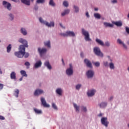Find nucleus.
Masks as SVG:
<instances>
[{"label": "nucleus", "mask_w": 129, "mask_h": 129, "mask_svg": "<svg viewBox=\"0 0 129 129\" xmlns=\"http://www.w3.org/2000/svg\"><path fill=\"white\" fill-rule=\"evenodd\" d=\"M74 108H75L76 109V112H79V111H80V110H79V108H80V106H79V105H77V104L74 103Z\"/></svg>", "instance_id": "393cba45"}, {"label": "nucleus", "mask_w": 129, "mask_h": 129, "mask_svg": "<svg viewBox=\"0 0 129 129\" xmlns=\"http://www.w3.org/2000/svg\"><path fill=\"white\" fill-rule=\"evenodd\" d=\"M127 45H129V40H128L126 42Z\"/></svg>", "instance_id": "774afa93"}, {"label": "nucleus", "mask_w": 129, "mask_h": 129, "mask_svg": "<svg viewBox=\"0 0 129 129\" xmlns=\"http://www.w3.org/2000/svg\"><path fill=\"white\" fill-rule=\"evenodd\" d=\"M34 110L37 114H42V110L37 108H34Z\"/></svg>", "instance_id": "473e14b6"}, {"label": "nucleus", "mask_w": 129, "mask_h": 129, "mask_svg": "<svg viewBox=\"0 0 129 129\" xmlns=\"http://www.w3.org/2000/svg\"><path fill=\"white\" fill-rule=\"evenodd\" d=\"M109 67L110 69H111V70H113L115 68V67H114V63H113L112 61H110V62L109 63Z\"/></svg>", "instance_id": "bb28decb"}, {"label": "nucleus", "mask_w": 129, "mask_h": 129, "mask_svg": "<svg viewBox=\"0 0 129 129\" xmlns=\"http://www.w3.org/2000/svg\"><path fill=\"white\" fill-rule=\"evenodd\" d=\"M93 64L96 66V67H99L100 66V62L99 61L94 62Z\"/></svg>", "instance_id": "ea45409f"}, {"label": "nucleus", "mask_w": 129, "mask_h": 129, "mask_svg": "<svg viewBox=\"0 0 129 129\" xmlns=\"http://www.w3.org/2000/svg\"><path fill=\"white\" fill-rule=\"evenodd\" d=\"M39 22H40V23H41V24H43V25H46V23L47 22V21L43 20V18H42L41 17L39 18Z\"/></svg>", "instance_id": "72a5a7b5"}, {"label": "nucleus", "mask_w": 129, "mask_h": 129, "mask_svg": "<svg viewBox=\"0 0 129 129\" xmlns=\"http://www.w3.org/2000/svg\"><path fill=\"white\" fill-rule=\"evenodd\" d=\"M41 66H42V61L38 60L34 64V67L35 69H37V68H40Z\"/></svg>", "instance_id": "4468645a"}, {"label": "nucleus", "mask_w": 129, "mask_h": 129, "mask_svg": "<svg viewBox=\"0 0 129 129\" xmlns=\"http://www.w3.org/2000/svg\"><path fill=\"white\" fill-rule=\"evenodd\" d=\"M49 5L51 7H56V4L54 2V0H49Z\"/></svg>", "instance_id": "cd10ccee"}, {"label": "nucleus", "mask_w": 129, "mask_h": 129, "mask_svg": "<svg viewBox=\"0 0 129 129\" xmlns=\"http://www.w3.org/2000/svg\"><path fill=\"white\" fill-rule=\"evenodd\" d=\"M60 36H62V37H68L67 36V31L65 33H61L59 34Z\"/></svg>", "instance_id": "49530a36"}, {"label": "nucleus", "mask_w": 129, "mask_h": 129, "mask_svg": "<svg viewBox=\"0 0 129 129\" xmlns=\"http://www.w3.org/2000/svg\"><path fill=\"white\" fill-rule=\"evenodd\" d=\"M81 86H82V85L81 84H78L76 86V89L77 90H79V89H80V88L81 87Z\"/></svg>", "instance_id": "a18cd8bd"}, {"label": "nucleus", "mask_w": 129, "mask_h": 129, "mask_svg": "<svg viewBox=\"0 0 129 129\" xmlns=\"http://www.w3.org/2000/svg\"><path fill=\"white\" fill-rule=\"evenodd\" d=\"M94 17L95 18V19H97L98 20H99L101 18V16L100 14H99V13H94Z\"/></svg>", "instance_id": "2f4dec72"}, {"label": "nucleus", "mask_w": 129, "mask_h": 129, "mask_svg": "<svg viewBox=\"0 0 129 129\" xmlns=\"http://www.w3.org/2000/svg\"><path fill=\"white\" fill-rule=\"evenodd\" d=\"M81 108L82 110L84 111V112H87V108L86 107V106H84L83 105L81 106Z\"/></svg>", "instance_id": "c9c22d12"}, {"label": "nucleus", "mask_w": 129, "mask_h": 129, "mask_svg": "<svg viewBox=\"0 0 129 129\" xmlns=\"http://www.w3.org/2000/svg\"><path fill=\"white\" fill-rule=\"evenodd\" d=\"M114 25L117 26V27H121L122 26V22L121 21H117L113 23Z\"/></svg>", "instance_id": "a878e982"}, {"label": "nucleus", "mask_w": 129, "mask_h": 129, "mask_svg": "<svg viewBox=\"0 0 129 129\" xmlns=\"http://www.w3.org/2000/svg\"><path fill=\"white\" fill-rule=\"evenodd\" d=\"M86 17H87V18H89L90 16H89V13H88V12H87L86 13Z\"/></svg>", "instance_id": "6e6d98bb"}, {"label": "nucleus", "mask_w": 129, "mask_h": 129, "mask_svg": "<svg viewBox=\"0 0 129 129\" xmlns=\"http://www.w3.org/2000/svg\"><path fill=\"white\" fill-rule=\"evenodd\" d=\"M22 4L26 5V6H30L31 5V0H21Z\"/></svg>", "instance_id": "6ab92c4d"}, {"label": "nucleus", "mask_w": 129, "mask_h": 129, "mask_svg": "<svg viewBox=\"0 0 129 129\" xmlns=\"http://www.w3.org/2000/svg\"><path fill=\"white\" fill-rule=\"evenodd\" d=\"M44 46L47 47L48 48H51V41L50 40H48L46 42H44Z\"/></svg>", "instance_id": "5701e85b"}, {"label": "nucleus", "mask_w": 129, "mask_h": 129, "mask_svg": "<svg viewBox=\"0 0 129 129\" xmlns=\"http://www.w3.org/2000/svg\"><path fill=\"white\" fill-rule=\"evenodd\" d=\"M113 99V96H111L109 98L108 100L109 101H111V100H112Z\"/></svg>", "instance_id": "5fc2aeb1"}, {"label": "nucleus", "mask_w": 129, "mask_h": 129, "mask_svg": "<svg viewBox=\"0 0 129 129\" xmlns=\"http://www.w3.org/2000/svg\"><path fill=\"white\" fill-rule=\"evenodd\" d=\"M4 88V84L0 83V90H2Z\"/></svg>", "instance_id": "603ef678"}, {"label": "nucleus", "mask_w": 129, "mask_h": 129, "mask_svg": "<svg viewBox=\"0 0 129 129\" xmlns=\"http://www.w3.org/2000/svg\"><path fill=\"white\" fill-rule=\"evenodd\" d=\"M74 72L73 66L72 65V63H70L69 68H68L66 71V74L68 76H72V75H73Z\"/></svg>", "instance_id": "7ed1b4c3"}, {"label": "nucleus", "mask_w": 129, "mask_h": 129, "mask_svg": "<svg viewBox=\"0 0 129 129\" xmlns=\"http://www.w3.org/2000/svg\"><path fill=\"white\" fill-rule=\"evenodd\" d=\"M80 55L82 58H83V57H84V54L83 53V52H81Z\"/></svg>", "instance_id": "bf43d9fd"}, {"label": "nucleus", "mask_w": 129, "mask_h": 129, "mask_svg": "<svg viewBox=\"0 0 129 129\" xmlns=\"http://www.w3.org/2000/svg\"><path fill=\"white\" fill-rule=\"evenodd\" d=\"M86 75L88 79H92L94 76V71L92 70H88L86 73Z\"/></svg>", "instance_id": "39448f33"}, {"label": "nucleus", "mask_w": 129, "mask_h": 129, "mask_svg": "<svg viewBox=\"0 0 129 129\" xmlns=\"http://www.w3.org/2000/svg\"><path fill=\"white\" fill-rule=\"evenodd\" d=\"M103 65L104 67H106V68L108 67V66H109V64H108V61H104L103 62Z\"/></svg>", "instance_id": "e433bc0d"}, {"label": "nucleus", "mask_w": 129, "mask_h": 129, "mask_svg": "<svg viewBox=\"0 0 129 129\" xmlns=\"http://www.w3.org/2000/svg\"><path fill=\"white\" fill-rule=\"evenodd\" d=\"M44 65L47 68V69H48V70H51V69H52V66L50 64V62H49V61L47 60L44 62Z\"/></svg>", "instance_id": "2eb2a0df"}, {"label": "nucleus", "mask_w": 129, "mask_h": 129, "mask_svg": "<svg viewBox=\"0 0 129 129\" xmlns=\"http://www.w3.org/2000/svg\"><path fill=\"white\" fill-rule=\"evenodd\" d=\"M15 96L16 97H19V93H20V91L19 90H16L15 91Z\"/></svg>", "instance_id": "c03bdc74"}, {"label": "nucleus", "mask_w": 129, "mask_h": 129, "mask_svg": "<svg viewBox=\"0 0 129 129\" xmlns=\"http://www.w3.org/2000/svg\"><path fill=\"white\" fill-rule=\"evenodd\" d=\"M20 73H21V75L22 76V77H27L28 76V75H27L26 71H25L24 70L21 71Z\"/></svg>", "instance_id": "7c9ffc66"}, {"label": "nucleus", "mask_w": 129, "mask_h": 129, "mask_svg": "<svg viewBox=\"0 0 129 129\" xmlns=\"http://www.w3.org/2000/svg\"><path fill=\"white\" fill-rule=\"evenodd\" d=\"M55 92L57 93V94H58V95H62V89L61 88H57Z\"/></svg>", "instance_id": "c85d7f7f"}, {"label": "nucleus", "mask_w": 129, "mask_h": 129, "mask_svg": "<svg viewBox=\"0 0 129 129\" xmlns=\"http://www.w3.org/2000/svg\"><path fill=\"white\" fill-rule=\"evenodd\" d=\"M40 100H41V104L42 105H43V106H44V107H50V105L47 103L46 100H45V98L41 97L40 99Z\"/></svg>", "instance_id": "6e6552de"}, {"label": "nucleus", "mask_w": 129, "mask_h": 129, "mask_svg": "<svg viewBox=\"0 0 129 129\" xmlns=\"http://www.w3.org/2000/svg\"><path fill=\"white\" fill-rule=\"evenodd\" d=\"M95 92H96V91L94 89L90 90L87 92V95L89 97H91L94 96Z\"/></svg>", "instance_id": "9b49d317"}, {"label": "nucleus", "mask_w": 129, "mask_h": 129, "mask_svg": "<svg viewBox=\"0 0 129 129\" xmlns=\"http://www.w3.org/2000/svg\"><path fill=\"white\" fill-rule=\"evenodd\" d=\"M61 61H62V64L63 65H65V63L64 62V59H63V58L61 59Z\"/></svg>", "instance_id": "e2e57ef3"}, {"label": "nucleus", "mask_w": 129, "mask_h": 129, "mask_svg": "<svg viewBox=\"0 0 129 129\" xmlns=\"http://www.w3.org/2000/svg\"><path fill=\"white\" fill-rule=\"evenodd\" d=\"M93 52L97 56L99 57H103V53L101 52L100 48L98 47H95L93 49Z\"/></svg>", "instance_id": "20e7f679"}, {"label": "nucleus", "mask_w": 129, "mask_h": 129, "mask_svg": "<svg viewBox=\"0 0 129 129\" xmlns=\"http://www.w3.org/2000/svg\"><path fill=\"white\" fill-rule=\"evenodd\" d=\"M74 8L75 9V13H79V8L75 5L74 6Z\"/></svg>", "instance_id": "58836bf2"}, {"label": "nucleus", "mask_w": 129, "mask_h": 129, "mask_svg": "<svg viewBox=\"0 0 129 129\" xmlns=\"http://www.w3.org/2000/svg\"><path fill=\"white\" fill-rule=\"evenodd\" d=\"M39 9V7H38V6H37V5H35V6H34V10H35V11H38V9Z\"/></svg>", "instance_id": "864d4df0"}, {"label": "nucleus", "mask_w": 129, "mask_h": 129, "mask_svg": "<svg viewBox=\"0 0 129 129\" xmlns=\"http://www.w3.org/2000/svg\"><path fill=\"white\" fill-rule=\"evenodd\" d=\"M98 116H102V113H100V114L98 115Z\"/></svg>", "instance_id": "338daca9"}, {"label": "nucleus", "mask_w": 129, "mask_h": 129, "mask_svg": "<svg viewBox=\"0 0 129 129\" xmlns=\"http://www.w3.org/2000/svg\"><path fill=\"white\" fill-rule=\"evenodd\" d=\"M70 13V10L69 9L64 10V11L62 13H61V16L62 17H64V16H66V15H69Z\"/></svg>", "instance_id": "412c9836"}, {"label": "nucleus", "mask_w": 129, "mask_h": 129, "mask_svg": "<svg viewBox=\"0 0 129 129\" xmlns=\"http://www.w3.org/2000/svg\"><path fill=\"white\" fill-rule=\"evenodd\" d=\"M45 0H37L36 4H44Z\"/></svg>", "instance_id": "37998d69"}, {"label": "nucleus", "mask_w": 129, "mask_h": 129, "mask_svg": "<svg viewBox=\"0 0 129 129\" xmlns=\"http://www.w3.org/2000/svg\"><path fill=\"white\" fill-rule=\"evenodd\" d=\"M84 64H85V65H86L87 67L92 69L93 67L92 66V63H91V61H90L89 59L85 58L84 60Z\"/></svg>", "instance_id": "0eeeda50"}, {"label": "nucleus", "mask_w": 129, "mask_h": 129, "mask_svg": "<svg viewBox=\"0 0 129 129\" xmlns=\"http://www.w3.org/2000/svg\"><path fill=\"white\" fill-rule=\"evenodd\" d=\"M0 119L4 120L5 119V117H4V116H0Z\"/></svg>", "instance_id": "4d7b16f0"}, {"label": "nucleus", "mask_w": 129, "mask_h": 129, "mask_svg": "<svg viewBox=\"0 0 129 129\" xmlns=\"http://www.w3.org/2000/svg\"><path fill=\"white\" fill-rule=\"evenodd\" d=\"M19 43L23 44V45H21L19 46V51H17L15 52V55L18 58H23V57H25V58H28L29 56H30V54L28 52H26V48H28L29 45H28V41L27 40L23 39L20 38L19 40Z\"/></svg>", "instance_id": "f257e3e1"}, {"label": "nucleus", "mask_w": 129, "mask_h": 129, "mask_svg": "<svg viewBox=\"0 0 129 129\" xmlns=\"http://www.w3.org/2000/svg\"><path fill=\"white\" fill-rule=\"evenodd\" d=\"M44 93V91L42 89H37L34 92L35 96H39V95H41V94H43Z\"/></svg>", "instance_id": "f8f14e48"}, {"label": "nucleus", "mask_w": 129, "mask_h": 129, "mask_svg": "<svg viewBox=\"0 0 129 129\" xmlns=\"http://www.w3.org/2000/svg\"><path fill=\"white\" fill-rule=\"evenodd\" d=\"M59 25H60V27H61V28H62V29H65V26H63V25H62V24L60 23Z\"/></svg>", "instance_id": "052dcab7"}, {"label": "nucleus", "mask_w": 129, "mask_h": 129, "mask_svg": "<svg viewBox=\"0 0 129 129\" xmlns=\"http://www.w3.org/2000/svg\"><path fill=\"white\" fill-rule=\"evenodd\" d=\"M24 64L25 65V66H26L27 69H29V68H30V65H31V64H30V62L27 61Z\"/></svg>", "instance_id": "79ce46f5"}, {"label": "nucleus", "mask_w": 129, "mask_h": 129, "mask_svg": "<svg viewBox=\"0 0 129 129\" xmlns=\"http://www.w3.org/2000/svg\"><path fill=\"white\" fill-rule=\"evenodd\" d=\"M38 52L39 53L40 55L42 56L43 54H45L46 52H47V49L43 48H38Z\"/></svg>", "instance_id": "ddd939ff"}, {"label": "nucleus", "mask_w": 129, "mask_h": 129, "mask_svg": "<svg viewBox=\"0 0 129 129\" xmlns=\"http://www.w3.org/2000/svg\"><path fill=\"white\" fill-rule=\"evenodd\" d=\"M20 81H22V80H23V77H21L20 79H19Z\"/></svg>", "instance_id": "69168bd1"}, {"label": "nucleus", "mask_w": 129, "mask_h": 129, "mask_svg": "<svg viewBox=\"0 0 129 129\" xmlns=\"http://www.w3.org/2000/svg\"><path fill=\"white\" fill-rule=\"evenodd\" d=\"M111 4H117V0H112L111 1Z\"/></svg>", "instance_id": "3c124183"}, {"label": "nucleus", "mask_w": 129, "mask_h": 129, "mask_svg": "<svg viewBox=\"0 0 129 129\" xmlns=\"http://www.w3.org/2000/svg\"><path fill=\"white\" fill-rule=\"evenodd\" d=\"M3 5L5 8H7L9 11H11V10H12V5L10 3H9L6 1H3Z\"/></svg>", "instance_id": "1a4fd4ad"}, {"label": "nucleus", "mask_w": 129, "mask_h": 129, "mask_svg": "<svg viewBox=\"0 0 129 129\" xmlns=\"http://www.w3.org/2000/svg\"><path fill=\"white\" fill-rule=\"evenodd\" d=\"M94 11H95V12H97V11H98V8H94Z\"/></svg>", "instance_id": "0e129e2a"}, {"label": "nucleus", "mask_w": 129, "mask_h": 129, "mask_svg": "<svg viewBox=\"0 0 129 129\" xmlns=\"http://www.w3.org/2000/svg\"><path fill=\"white\" fill-rule=\"evenodd\" d=\"M17 74H16V72H12L10 74V78L11 79H13L14 80H16L17 79Z\"/></svg>", "instance_id": "f3484780"}, {"label": "nucleus", "mask_w": 129, "mask_h": 129, "mask_svg": "<svg viewBox=\"0 0 129 129\" xmlns=\"http://www.w3.org/2000/svg\"><path fill=\"white\" fill-rule=\"evenodd\" d=\"M96 43L99 44V45H100V46H104V43L103 42V41L98 38L96 39Z\"/></svg>", "instance_id": "4be33fe9"}, {"label": "nucleus", "mask_w": 129, "mask_h": 129, "mask_svg": "<svg viewBox=\"0 0 129 129\" xmlns=\"http://www.w3.org/2000/svg\"><path fill=\"white\" fill-rule=\"evenodd\" d=\"M12 50V44H9L7 48V51L8 53H10Z\"/></svg>", "instance_id": "f704fd0d"}, {"label": "nucleus", "mask_w": 129, "mask_h": 129, "mask_svg": "<svg viewBox=\"0 0 129 129\" xmlns=\"http://www.w3.org/2000/svg\"><path fill=\"white\" fill-rule=\"evenodd\" d=\"M21 33H22L23 34V35H24V36H26V35H27V30H26V29H25L24 28H21Z\"/></svg>", "instance_id": "c756f323"}, {"label": "nucleus", "mask_w": 129, "mask_h": 129, "mask_svg": "<svg viewBox=\"0 0 129 129\" xmlns=\"http://www.w3.org/2000/svg\"><path fill=\"white\" fill-rule=\"evenodd\" d=\"M125 32L126 33L129 35V27H125Z\"/></svg>", "instance_id": "8fccbe9b"}, {"label": "nucleus", "mask_w": 129, "mask_h": 129, "mask_svg": "<svg viewBox=\"0 0 129 129\" xmlns=\"http://www.w3.org/2000/svg\"><path fill=\"white\" fill-rule=\"evenodd\" d=\"M107 105V102H102L99 104V107L100 108H104Z\"/></svg>", "instance_id": "b1692460"}, {"label": "nucleus", "mask_w": 129, "mask_h": 129, "mask_svg": "<svg viewBox=\"0 0 129 129\" xmlns=\"http://www.w3.org/2000/svg\"><path fill=\"white\" fill-rule=\"evenodd\" d=\"M108 58L110 62H112V59H111V58H110V56H108Z\"/></svg>", "instance_id": "13d9d810"}, {"label": "nucleus", "mask_w": 129, "mask_h": 129, "mask_svg": "<svg viewBox=\"0 0 129 129\" xmlns=\"http://www.w3.org/2000/svg\"><path fill=\"white\" fill-rule=\"evenodd\" d=\"M101 122L102 124L105 127H107L108 124H109V122L107 120V117H102L101 119Z\"/></svg>", "instance_id": "423d86ee"}, {"label": "nucleus", "mask_w": 129, "mask_h": 129, "mask_svg": "<svg viewBox=\"0 0 129 129\" xmlns=\"http://www.w3.org/2000/svg\"><path fill=\"white\" fill-rule=\"evenodd\" d=\"M117 42L120 45H122L124 50H125V51H127V46L126 45V44L124 43H123V42H122V41H121L120 39H118L117 40Z\"/></svg>", "instance_id": "9d476101"}, {"label": "nucleus", "mask_w": 129, "mask_h": 129, "mask_svg": "<svg viewBox=\"0 0 129 129\" xmlns=\"http://www.w3.org/2000/svg\"><path fill=\"white\" fill-rule=\"evenodd\" d=\"M52 106L54 108V109H55V110H58V107H57L55 103H52Z\"/></svg>", "instance_id": "a19ab883"}, {"label": "nucleus", "mask_w": 129, "mask_h": 129, "mask_svg": "<svg viewBox=\"0 0 129 129\" xmlns=\"http://www.w3.org/2000/svg\"><path fill=\"white\" fill-rule=\"evenodd\" d=\"M45 26L47 27H48V28H51V27H55V23L54 22H50V23H49L48 22L46 23Z\"/></svg>", "instance_id": "aec40b11"}, {"label": "nucleus", "mask_w": 129, "mask_h": 129, "mask_svg": "<svg viewBox=\"0 0 129 129\" xmlns=\"http://www.w3.org/2000/svg\"><path fill=\"white\" fill-rule=\"evenodd\" d=\"M9 17L11 21H13V20H14V15H13V14H9Z\"/></svg>", "instance_id": "09e8293b"}, {"label": "nucleus", "mask_w": 129, "mask_h": 129, "mask_svg": "<svg viewBox=\"0 0 129 129\" xmlns=\"http://www.w3.org/2000/svg\"><path fill=\"white\" fill-rule=\"evenodd\" d=\"M63 6H64V7H66V8L68 7L69 6V4L68 3V2L66 1H63Z\"/></svg>", "instance_id": "4c0bfd02"}, {"label": "nucleus", "mask_w": 129, "mask_h": 129, "mask_svg": "<svg viewBox=\"0 0 129 129\" xmlns=\"http://www.w3.org/2000/svg\"><path fill=\"white\" fill-rule=\"evenodd\" d=\"M104 26L105 28H113V24L107 22H104Z\"/></svg>", "instance_id": "a211bd4d"}, {"label": "nucleus", "mask_w": 129, "mask_h": 129, "mask_svg": "<svg viewBox=\"0 0 129 129\" xmlns=\"http://www.w3.org/2000/svg\"><path fill=\"white\" fill-rule=\"evenodd\" d=\"M104 46H106V47H109V46H110V43H109V41H106L105 42Z\"/></svg>", "instance_id": "de8ad7c7"}, {"label": "nucleus", "mask_w": 129, "mask_h": 129, "mask_svg": "<svg viewBox=\"0 0 129 129\" xmlns=\"http://www.w3.org/2000/svg\"><path fill=\"white\" fill-rule=\"evenodd\" d=\"M67 37H75V33L73 31H67Z\"/></svg>", "instance_id": "dca6fc26"}, {"label": "nucleus", "mask_w": 129, "mask_h": 129, "mask_svg": "<svg viewBox=\"0 0 129 129\" xmlns=\"http://www.w3.org/2000/svg\"><path fill=\"white\" fill-rule=\"evenodd\" d=\"M12 2H14L15 3H18L19 2V0H11Z\"/></svg>", "instance_id": "680f3d73"}, {"label": "nucleus", "mask_w": 129, "mask_h": 129, "mask_svg": "<svg viewBox=\"0 0 129 129\" xmlns=\"http://www.w3.org/2000/svg\"><path fill=\"white\" fill-rule=\"evenodd\" d=\"M82 34L83 36H85V41L90 42L91 41V39L90 37L89 32L88 31L85 30L84 28H82Z\"/></svg>", "instance_id": "f03ea898"}]
</instances>
